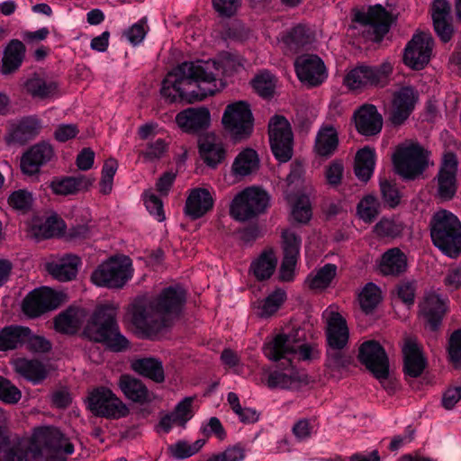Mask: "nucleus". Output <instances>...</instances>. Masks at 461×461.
Returning <instances> with one entry per match:
<instances>
[{
  "label": "nucleus",
  "mask_w": 461,
  "mask_h": 461,
  "mask_svg": "<svg viewBox=\"0 0 461 461\" xmlns=\"http://www.w3.org/2000/svg\"><path fill=\"white\" fill-rule=\"evenodd\" d=\"M270 195L258 186L247 187L238 193L230 205V214L240 221L251 220L266 212L270 205Z\"/></svg>",
  "instance_id": "nucleus-10"
},
{
  "label": "nucleus",
  "mask_w": 461,
  "mask_h": 461,
  "mask_svg": "<svg viewBox=\"0 0 461 461\" xmlns=\"http://www.w3.org/2000/svg\"><path fill=\"white\" fill-rule=\"evenodd\" d=\"M381 300V290L373 283L366 284L358 294L360 307L366 313L372 312Z\"/></svg>",
  "instance_id": "nucleus-50"
},
{
  "label": "nucleus",
  "mask_w": 461,
  "mask_h": 461,
  "mask_svg": "<svg viewBox=\"0 0 461 461\" xmlns=\"http://www.w3.org/2000/svg\"><path fill=\"white\" fill-rule=\"evenodd\" d=\"M431 17L436 33L442 41L447 42L453 33L449 3L447 0H435L431 6Z\"/></svg>",
  "instance_id": "nucleus-34"
},
{
  "label": "nucleus",
  "mask_w": 461,
  "mask_h": 461,
  "mask_svg": "<svg viewBox=\"0 0 461 461\" xmlns=\"http://www.w3.org/2000/svg\"><path fill=\"white\" fill-rule=\"evenodd\" d=\"M380 189L384 203L393 208L399 204L401 196L395 186L388 180L380 181Z\"/></svg>",
  "instance_id": "nucleus-64"
},
{
  "label": "nucleus",
  "mask_w": 461,
  "mask_h": 461,
  "mask_svg": "<svg viewBox=\"0 0 461 461\" xmlns=\"http://www.w3.org/2000/svg\"><path fill=\"white\" fill-rule=\"evenodd\" d=\"M326 322L327 341L330 348H343L349 338V331L344 317L336 305H330L322 313Z\"/></svg>",
  "instance_id": "nucleus-18"
},
{
  "label": "nucleus",
  "mask_w": 461,
  "mask_h": 461,
  "mask_svg": "<svg viewBox=\"0 0 461 461\" xmlns=\"http://www.w3.org/2000/svg\"><path fill=\"white\" fill-rule=\"evenodd\" d=\"M432 48L433 40L430 34L416 32L404 49V64L412 69H422L430 59Z\"/></svg>",
  "instance_id": "nucleus-16"
},
{
  "label": "nucleus",
  "mask_w": 461,
  "mask_h": 461,
  "mask_svg": "<svg viewBox=\"0 0 461 461\" xmlns=\"http://www.w3.org/2000/svg\"><path fill=\"white\" fill-rule=\"evenodd\" d=\"M193 402V397H185L176 404L173 412L176 416L179 426L184 427L194 416Z\"/></svg>",
  "instance_id": "nucleus-61"
},
{
  "label": "nucleus",
  "mask_w": 461,
  "mask_h": 461,
  "mask_svg": "<svg viewBox=\"0 0 461 461\" xmlns=\"http://www.w3.org/2000/svg\"><path fill=\"white\" fill-rule=\"evenodd\" d=\"M221 122L232 137H248L253 130V116L249 104L244 101L230 104L223 113Z\"/></svg>",
  "instance_id": "nucleus-14"
},
{
  "label": "nucleus",
  "mask_w": 461,
  "mask_h": 461,
  "mask_svg": "<svg viewBox=\"0 0 461 461\" xmlns=\"http://www.w3.org/2000/svg\"><path fill=\"white\" fill-rule=\"evenodd\" d=\"M198 149L200 158L211 168H216L227 157V149L222 139L212 132L199 139Z\"/></svg>",
  "instance_id": "nucleus-22"
},
{
  "label": "nucleus",
  "mask_w": 461,
  "mask_h": 461,
  "mask_svg": "<svg viewBox=\"0 0 461 461\" xmlns=\"http://www.w3.org/2000/svg\"><path fill=\"white\" fill-rule=\"evenodd\" d=\"M287 201L291 207V220L293 221L305 224L312 218V207L310 200L306 195H289Z\"/></svg>",
  "instance_id": "nucleus-48"
},
{
  "label": "nucleus",
  "mask_w": 461,
  "mask_h": 461,
  "mask_svg": "<svg viewBox=\"0 0 461 461\" xmlns=\"http://www.w3.org/2000/svg\"><path fill=\"white\" fill-rule=\"evenodd\" d=\"M116 307L113 304L97 308L88 319L84 334L89 339L103 342L114 351L128 347V340L118 331L115 322Z\"/></svg>",
  "instance_id": "nucleus-5"
},
{
  "label": "nucleus",
  "mask_w": 461,
  "mask_h": 461,
  "mask_svg": "<svg viewBox=\"0 0 461 461\" xmlns=\"http://www.w3.org/2000/svg\"><path fill=\"white\" fill-rule=\"evenodd\" d=\"M10 414L0 407V461H31L40 456L47 461H66L75 451L74 444L58 427H35L29 438H9Z\"/></svg>",
  "instance_id": "nucleus-2"
},
{
  "label": "nucleus",
  "mask_w": 461,
  "mask_h": 461,
  "mask_svg": "<svg viewBox=\"0 0 461 461\" xmlns=\"http://www.w3.org/2000/svg\"><path fill=\"white\" fill-rule=\"evenodd\" d=\"M95 179L86 176L55 178L50 182V189L57 195H70L86 190Z\"/></svg>",
  "instance_id": "nucleus-35"
},
{
  "label": "nucleus",
  "mask_w": 461,
  "mask_h": 461,
  "mask_svg": "<svg viewBox=\"0 0 461 461\" xmlns=\"http://www.w3.org/2000/svg\"><path fill=\"white\" fill-rule=\"evenodd\" d=\"M277 257L273 249H267L250 264L249 271L258 280L268 279L276 271Z\"/></svg>",
  "instance_id": "nucleus-42"
},
{
  "label": "nucleus",
  "mask_w": 461,
  "mask_h": 461,
  "mask_svg": "<svg viewBox=\"0 0 461 461\" xmlns=\"http://www.w3.org/2000/svg\"><path fill=\"white\" fill-rule=\"evenodd\" d=\"M66 300L64 294L49 287H41L29 293L23 301V312L30 317H38L61 305Z\"/></svg>",
  "instance_id": "nucleus-15"
},
{
  "label": "nucleus",
  "mask_w": 461,
  "mask_h": 461,
  "mask_svg": "<svg viewBox=\"0 0 461 461\" xmlns=\"http://www.w3.org/2000/svg\"><path fill=\"white\" fill-rule=\"evenodd\" d=\"M213 204V193L207 188L197 187L190 190L184 212L191 220H196L210 212Z\"/></svg>",
  "instance_id": "nucleus-27"
},
{
  "label": "nucleus",
  "mask_w": 461,
  "mask_h": 461,
  "mask_svg": "<svg viewBox=\"0 0 461 461\" xmlns=\"http://www.w3.org/2000/svg\"><path fill=\"white\" fill-rule=\"evenodd\" d=\"M149 32V26L146 18L140 19L136 23L132 24L125 32L124 35L128 41L136 46L140 44Z\"/></svg>",
  "instance_id": "nucleus-58"
},
{
  "label": "nucleus",
  "mask_w": 461,
  "mask_h": 461,
  "mask_svg": "<svg viewBox=\"0 0 461 461\" xmlns=\"http://www.w3.org/2000/svg\"><path fill=\"white\" fill-rule=\"evenodd\" d=\"M301 243V238L294 230H284L281 243L284 257L299 258Z\"/></svg>",
  "instance_id": "nucleus-56"
},
{
  "label": "nucleus",
  "mask_w": 461,
  "mask_h": 461,
  "mask_svg": "<svg viewBox=\"0 0 461 461\" xmlns=\"http://www.w3.org/2000/svg\"><path fill=\"white\" fill-rule=\"evenodd\" d=\"M458 162L455 154L446 153L438 174V194L445 200L450 199L456 192V173Z\"/></svg>",
  "instance_id": "nucleus-23"
},
{
  "label": "nucleus",
  "mask_w": 461,
  "mask_h": 461,
  "mask_svg": "<svg viewBox=\"0 0 461 461\" xmlns=\"http://www.w3.org/2000/svg\"><path fill=\"white\" fill-rule=\"evenodd\" d=\"M254 90L262 97H270L273 95L276 86V77L267 71H262L256 75L251 81Z\"/></svg>",
  "instance_id": "nucleus-52"
},
{
  "label": "nucleus",
  "mask_w": 461,
  "mask_h": 461,
  "mask_svg": "<svg viewBox=\"0 0 461 461\" xmlns=\"http://www.w3.org/2000/svg\"><path fill=\"white\" fill-rule=\"evenodd\" d=\"M118 387L123 395L132 402L144 405L158 400V396L153 391L149 390L140 380L130 375L120 376Z\"/></svg>",
  "instance_id": "nucleus-25"
},
{
  "label": "nucleus",
  "mask_w": 461,
  "mask_h": 461,
  "mask_svg": "<svg viewBox=\"0 0 461 461\" xmlns=\"http://www.w3.org/2000/svg\"><path fill=\"white\" fill-rule=\"evenodd\" d=\"M21 398V391L9 380L0 376V401L8 404H15Z\"/></svg>",
  "instance_id": "nucleus-57"
},
{
  "label": "nucleus",
  "mask_w": 461,
  "mask_h": 461,
  "mask_svg": "<svg viewBox=\"0 0 461 461\" xmlns=\"http://www.w3.org/2000/svg\"><path fill=\"white\" fill-rule=\"evenodd\" d=\"M65 229L64 221L57 214H51L45 219L33 217L27 223L28 235L37 240L60 236Z\"/></svg>",
  "instance_id": "nucleus-26"
},
{
  "label": "nucleus",
  "mask_w": 461,
  "mask_h": 461,
  "mask_svg": "<svg viewBox=\"0 0 461 461\" xmlns=\"http://www.w3.org/2000/svg\"><path fill=\"white\" fill-rule=\"evenodd\" d=\"M24 55L23 43L18 40L11 41L4 50L0 72L5 76L14 73L21 67Z\"/></svg>",
  "instance_id": "nucleus-40"
},
{
  "label": "nucleus",
  "mask_w": 461,
  "mask_h": 461,
  "mask_svg": "<svg viewBox=\"0 0 461 461\" xmlns=\"http://www.w3.org/2000/svg\"><path fill=\"white\" fill-rule=\"evenodd\" d=\"M447 353L452 365L456 367H461V330H455L450 335Z\"/></svg>",
  "instance_id": "nucleus-59"
},
{
  "label": "nucleus",
  "mask_w": 461,
  "mask_h": 461,
  "mask_svg": "<svg viewBox=\"0 0 461 461\" xmlns=\"http://www.w3.org/2000/svg\"><path fill=\"white\" fill-rule=\"evenodd\" d=\"M429 154L419 142L407 140L399 144L393 154L395 172L405 179H415L429 164Z\"/></svg>",
  "instance_id": "nucleus-7"
},
{
  "label": "nucleus",
  "mask_w": 461,
  "mask_h": 461,
  "mask_svg": "<svg viewBox=\"0 0 461 461\" xmlns=\"http://www.w3.org/2000/svg\"><path fill=\"white\" fill-rule=\"evenodd\" d=\"M23 91L35 100H52L59 95L57 82L32 75L22 85Z\"/></svg>",
  "instance_id": "nucleus-30"
},
{
  "label": "nucleus",
  "mask_w": 461,
  "mask_h": 461,
  "mask_svg": "<svg viewBox=\"0 0 461 461\" xmlns=\"http://www.w3.org/2000/svg\"><path fill=\"white\" fill-rule=\"evenodd\" d=\"M337 266L334 264H326L310 274L305 283L312 290L321 291L328 288L337 276Z\"/></svg>",
  "instance_id": "nucleus-47"
},
{
  "label": "nucleus",
  "mask_w": 461,
  "mask_h": 461,
  "mask_svg": "<svg viewBox=\"0 0 461 461\" xmlns=\"http://www.w3.org/2000/svg\"><path fill=\"white\" fill-rule=\"evenodd\" d=\"M12 365L16 373L34 384L40 383L47 376L45 366L38 361L16 358L12 361Z\"/></svg>",
  "instance_id": "nucleus-45"
},
{
  "label": "nucleus",
  "mask_w": 461,
  "mask_h": 461,
  "mask_svg": "<svg viewBox=\"0 0 461 461\" xmlns=\"http://www.w3.org/2000/svg\"><path fill=\"white\" fill-rule=\"evenodd\" d=\"M133 276L132 263L126 256H114L103 261L92 273L91 281L100 287L122 288Z\"/></svg>",
  "instance_id": "nucleus-8"
},
{
  "label": "nucleus",
  "mask_w": 461,
  "mask_h": 461,
  "mask_svg": "<svg viewBox=\"0 0 461 461\" xmlns=\"http://www.w3.org/2000/svg\"><path fill=\"white\" fill-rule=\"evenodd\" d=\"M430 234L435 246L447 257L455 258L461 252V223L452 212H437L430 222Z\"/></svg>",
  "instance_id": "nucleus-6"
},
{
  "label": "nucleus",
  "mask_w": 461,
  "mask_h": 461,
  "mask_svg": "<svg viewBox=\"0 0 461 461\" xmlns=\"http://www.w3.org/2000/svg\"><path fill=\"white\" fill-rule=\"evenodd\" d=\"M227 400L240 422L254 423L259 420V413L255 409L240 405V399L235 393H229Z\"/></svg>",
  "instance_id": "nucleus-51"
},
{
  "label": "nucleus",
  "mask_w": 461,
  "mask_h": 461,
  "mask_svg": "<svg viewBox=\"0 0 461 461\" xmlns=\"http://www.w3.org/2000/svg\"><path fill=\"white\" fill-rule=\"evenodd\" d=\"M269 141L275 158L287 162L293 156L294 134L289 122L280 115L273 116L268 124Z\"/></svg>",
  "instance_id": "nucleus-13"
},
{
  "label": "nucleus",
  "mask_w": 461,
  "mask_h": 461,
  "mask_svg": "<svg viewBox=\"0 0 461 461\" xmlns=\"http://www.w3.org/2000/svg\"><path fill=\"white\" fill-rule=\"evenodd\" d=\"M375 151L370 147H364L359 149L355 157L354 172L356 176L362 182H367L375 170Z\"/></svg>",
  "instance_id": "nucleus-43"
},
{
  "label": "nucleus",
  "mask_w": 461,
  "mask_h": 461,
  "mask_svg": "<svg viewBox=\"0 0 461 461\" xmlns=\"http://www.w3.org/2000/svg\"><path fill=\"white\" fill-rule=\"evenodd\" d=\"M380 203L377 198L368 194L364 196L357 204V216L365 222H372L379 213Z\"/></svg>",
  "instance_id": "nucleus-54"
},
{
  "label": "nucleus",
  "mask_w": 461,
  "mask_h": 461,
  "mask_svg": "<svg viewBox=\"0 0 461 461\" xmlns=\"http://www.w3.org/2000/svg\"><path fill=\"white\" fill-rule=\"evenodd\" d=\"M309 383V377L304 372H299L293 367L283 372L276 371L270 374L267 384L270 387L299 389Z\"/></svg>",
  "instance_id": "nucleus-36"
},
{
  "label": "nucleus",
  "mask_w": 461,
  "mask_h": 461,
  "mask_svg": "<svg viewBox=\"0 0 461 461\" xmlns=\"http://www.w3.org/2000/svg\"><path fill=\"white\" fill-rule=\"evenodd\" d=\"M393 66L384 62L379 66L360 65L348 70L343 78L344 86L359 93L369 87H383L389 82Z\"/></svg>",
  "instance_id": "nucleus-9"
},
{
  "label": "nucleus",
  "mask_w": 461,
  "mask_h": 461,
  "mask_svg": "<svg viewBox=\"0 0 461 461\" xmlns=\"http://www.w3.org/2000/svg\"><path fill=\"white\" fill-rule=\"evenodd\" d=\"M29 337V329L23 326H7L0 330V350L7 351L23 345Z\"/></svg>",
  "instance_id": "nucleus-44"
},
{
  "label": "nucleus",
  "mask_w": 461,
  "mask_h": 461,
  "mask_svg": "<svg viewBox=\"0 0 461 461\" xmlns=\"http://www.w3.org/2000/svg\"><path fill=\"white\" fill-rule=\"evenodd\" d=\"M53 156L54 151L50 144L34 145L22 157L21 169L23 174L32 176L38 173L41 167L49 162Z\"/></svg>",
  "instance_id": "nucleus-31"
},
{
  "label": "nucleus",
  "mask_w": 461,
  "mask_h": 461,
  "mask_svg": "<svg viewBox=\"0 0 461 461\" xmlns=\"http://www.w3.org/2000/svg\"><path fill=\"white\" fill-rule=\"evenodd\" d=\"M419 100L418 92L411 86L398 87L393 94L390 120L394 124L402 123L413 111Z\"/></svg>",
  "instance_id": "nucleus-19"
},
{
  "label": "nucleus",
  "mask_w": 461,
  "mask_h": 461,
  "mask_svg": "<svg viewBox=\"0 0 461 461\" xmlns=\"http://www.w3.org/2000/svg\"><path fill=\"white\" fill-rule=\"evenodd\" d=\"M287 299L284 289L277 288L261 300L253 304L255 314L263 319H267L276 314Z\"/></svg>",
  "instance_id": "nucleus-38"
},
{
  "label": "nucleus",
  "mask_w": 461,
  "mask_h": 461,
  "mask_svg": "<svg viewBox=\"0 0 461 461\" xmlns=\"http://www.w3.org/2000/svg\"><path fill=\"white\" fill-rule=\"evenodd\" d=\"M260 159L257 151L250 148L240 150L232 161L230 172L224 179L229 185L235 184L259 169Z\"/></svg>",
  "instance_id": "nucleus-20"
},
{
  "label": "nucleus",
  "mask_w": 461,
  "mask_h": 461,
  "mask_svg": "<svg viewBox=\"0 0 461 461\" xmlns=\"http://www.w3.org/2000/svg\"><path fill=\"white\" fill-rule=\"evenodd\" d=\"M80 265L81 260L77 256L66 254L49 258L45 268L53 278L67 282L76 278Z\"/></svg>",
  "instance_id": "nucleus-24"
},
{
  "label": "nucleus",
  "mask_w": 461,
  "mask_h": 461,
  "mask_svg": "<svg viewBox=\"0 0 461 461\" xmlns=\"http://www.w3.org/2000/svg\"><path fill=\"white\" fill-rule=\"evenodd\" d=\"M359 360L380 381L389 374L388 357L384 348L376 341L364 342L359 348Z\"/></svg>",
  "instance_id": "nucleus-17"
},
{
  "label": "nucleus",
  "mask_w": 461,
  "mask_h": 461,
  "mask_svg": "<svg viewBox=\"0 0 461 461\" xmlns=\"http://www.w3.org/2000/svg\"><path fill=\"white\" fill-rule=\"evenodd\" d=\"M308 39V30L303 25H297L287 35L283 36L282 41L287 46H297L306 43Z\"/></svg>",
  "instance_id": "nucleus-62"
},
{
  "label": "nucleus",
  "mask_w": 461,
  "mask_h": 461,
  "mask_svg": "<svg viewBox=\"0 0 461 461\" xmlns=\"http://www.w3.org/2000/svg\"><path fill=\"white\" fill-rule=\"evenodd\" d=\"M33 200V195L30 191L18 189L9 194L7 203L12 209L19 212H25L31 209Z\"/></svg>",
  "instance_id": "nucleus-55"
},
{
  "label": "nucleus",
  "mask_w": 461,
  "mask_h": 461,
  "mask_svg": "<svg viewBox=\"0 0 461 461\" xmlns=\"http://www.w3.org/2000/svg\"><path fill=\"white\" fill-rule=\"evenodd\" d=\"M405 373L411 376H419L426 366V359L420 346L416 339H406L402 346Z\"/></svg>",
  "instance_id": "nucleus-33"
},
{
  "label": "nucleus",
  "mask_w": 461,
  "mask_h": 461,
  "mask_svg": "<svg viewBox=\"0 0 461 461\" xmlns=\"http://www.w3.org/2000/svg\"><path fill=\"white\" fill-rule=\"evenodd\" d=\"M390 21V14L380 5L357 11L353 20L354 27L362 29L374 41H380L387 33Z\"/></svg>",
  "instance_id": "nucleus-12"
},
{
  "label": "nucleus",
  "mask_w": 461,
  "mask_h": 461,
  "mask_svg": "<svg viewBox=\"0 0 461 461\" xmlns=\"http://www.w3.org/2000/svg\"><path fill=\"white\" fill-rule=\"evenodd\" d=\"M176 122L185 132H197L209 128L211 113L203 106L187 108L176 114Z\"/></svg>",
  "instance_id": "nucleus-28"
},
{
  "label": "nucleus",
  "mask_w": 461,
  "mask_h": 461,
  "mask_svg": "<svg viewBox=\"0 0 461 461\" xmlns=\"http://www.w3.org/2000/svg\"><path fill=\"white\" fill-rule=\"evenodd\" d=\"M131 368L138 375L156 383L165 380L162 363L154 357L137 358L131 362Z\"/></svg>",
  "instance_id": "nucleus-41"
},
{
  "label": "nucleus",
  "mask_w": 461,
  "mask_h": 461,
  "mask_svg": "<svg viewBox=\"0 0 461 461\" xmlns=\"http://www.w3.org/2000/svg\"><path fill=\"white\" fill-rule=\"evenodd\" d=\"M205 444L204 439H197L192 443L180 440L168 447L170 455L176 459H184L196 454Z\"/></svg>",
  "instance_id": "nucleus-53"
},
{
  "label": "nucleus",
  "mask_w": 461,
  "mask_h": 461,
  "mask_svg": "<svg viewBox=\"0 0 461 461\" xmlns=\"http://www.w3.org/2000/svg\"><path fill=\"white\" fill-rule=\"evenodd\" d=\"M86 402L92 413L107 419H121L130 413L127 404L105 386L92 390L88 393Z\"/></svg>",
  "instance_id": "nucleus-11"
},
{
  "label": "nucleus",
  "mask_w": 461,
  "mask_h": 461,
  "mask_svg": "<svg viewBox=\"0 0 461 461\" xmlns=\"http://www.w3.org/2000/svg\"><path fill=\"white\" fill-rule=\"evenodd\" d=\"M377 267L383 275L396 276L406 271L407 258L399 249L393 248L382 255Z\"/></svg>",
  "instance_id": "nucleus-39"
},
{
  "label": "nucleus",
  "mask_w": 461,
  "mask_h": 461,
  "mask_svg": "<svg viewBox=\"0 0 461 461\" xmlns=\"http://www.w3.org/2000/svg\"><path fill=\"white\" fill-rule=\"evenodd\" d=\"M404 230V223L398 217H384L374 227V232L383 238H396Z\"/></svg>",
  "instance_id": "nucleus-49"
},
{
  "label": "nucleus",
  "mask_w": 461,
  "mask_h": 461,
  "mask_svg": "<svg viewBox=\"0 0 461 461\" xmlns=\"http://www.w3.org/2000/svg\"><path fill=\"white\" fill-rule=\"evenodd\" d=\"M144 204L149 212L158 221L165 220L163 204L161 200L152 192L148 191L143 194Z\"/></svg>",
  "instance_id": "nucleus-60"
},
{
  "label": "nucleus",
  "mask_w": 461,
  "mask_h": 461,
  "mask_svg": "<svg viewBox=\"0 0 461 461\" xmlns=\"http://www.w3.org/2000/svg\"><path fill=\"white\" fill-rule=\"evenodd\" d=\"M447 300L436 292H428L420 304V315L431 330H436L447 310Z\"/></svg>",
  "instance_id": "nucleus-29"
},
{
  "label": "nucleus",
  "mask_w": 461,
  "mask_h": 461,
  "mask_svg": "<svg viewBox=\"0 0 461 461\" xmlns=\"http://www.w3.org/2000/svg\"><path fill=\"white\" fill-rule=\"evenodd\" d=\"M264 354L271 361L284 360L288 364L319 357L317 348L304 342L301 329L282 330L268 338L264 346Z\"/></svg>",
  "instance_id": "nucleus-4"
},
{
  "label": "nucleus",
  "mask_w": 461,
  "mask_h": 461,
  "mask_svg": "<svg viewBox=\"0 0 461 461\" xmlns=\"http://www.w3.org/2000/svg\"><path fill=\"white\" fill-rule=\"evenodd\" d=\"M355 124L357 131L365 136H372L379 133L383 127V118L375 106L365 104L354 114Z\"/></svg>",
  "instance_id": "nucleus-32"
},
{
  "label": "nucleus",
  "mask_w": 461,
  "mask_h": 461,
  "mask_svg": "<svg viewBox=\"0 0 461 461\" xmlns=\"http://www.w3.org/2000/svg\"><path fill=\"white\" fill-rule=\"evenodd\" d=\"M339 146V134L337 129L330 124L322 125L318 131L313 150L321 157H330Z\"/></svg>",
  "instance_id": "nucleus-37"
},
{
  "label": "nucleus",
  "mask_w": 461,
  "mask_h": 461,
  "mask_svg": "<svg viewBox=\"0 0 461 461\" xmlns=\"http://www.w3.org/2000/svg\"><path fill=\"white\" fill-rule=\"evenodd\" d=\"M85 317V311L79 308H68L55 319V329L62 333H74Z\"/></svg>",
  "instance_id": "nucleus-46"
},
{
  "label": "nucleus",
  "mask_w": 461,
  "mask_h": 461,
  "mask_svg": "<svg viewBox=\"0 0 461 461\" xmlns=\"http://www.w3.org/2000/svg\"><path fill=\"white\" fill-rule=\"evenodd\" d=\"M242 67V59L230 53L208 60L184 62L164 78L161 96L168 103L202 101L224 87L221 77L231 76Z\"/></svg>",
  "instance_id": "nucleus-1"
},
{
  "label": "nucleus",
  "mask_w": 461,
  "mask_h": 461,
  "mask_svg": "<svg viewBox=\"0 0 461 461\" xmlns=\"http://www.w3.org/2000/svg\"><path fill=\"white\" fill-rule=\"evenodd\" d=\"M295 70L299 80L310 86H319L327 78L324 63L316 55L299 57L295 61Z\"/></svg>",
  "instance_id": "nucleus-21"
},
{
  "label": "nucleus",
  "mask_w": 461,
  "mask_h": 461,
  "mask_svg": "<svg viewBox=\"0 0 461 461\" xmlns=\"http://www.w3.org/2000/svg\"><path fill=\"white\" fill-rule=\"evenodd\" d=\"M344 175V166L339 160H333L325 169V178L327 183L332 186H338Z\"/></svg>",
  "instance_id": "nucleus-63"
},
{
  "label": "nucleus",
  "mask_w": 461,
  "mask_h": 461,
  "mask_svg": "<svg viewBox=\"0 0 461 461\" xmlns=\"http://www.w3.org/2000/svg\"><path fill=\"white\" fill-rule=\"evenodd\" d=\"M185 300V294L180 286L166 288L154 302L133 304L129 312L130 321L141 336H152L178 314Z\"/></svg>",
  "instance_id": "nucleus-3"
}]
</instances>
